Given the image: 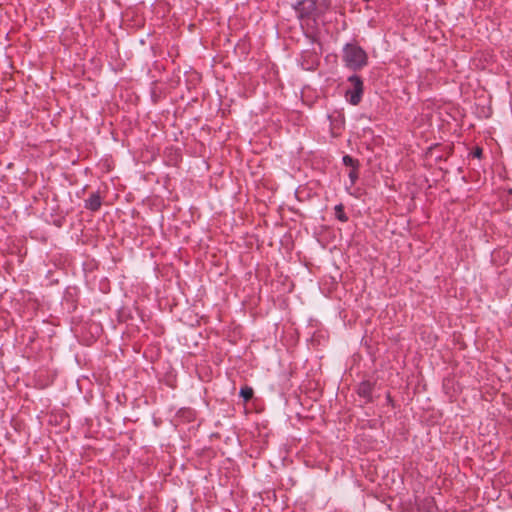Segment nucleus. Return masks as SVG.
Instances as JSON below:
<instances>
[{"label":"nucleus","instance_id":"f257e3e1","mask_svg":"<svg viewBox=\"0 0 512 512\" xmlns=\"http://www.w3.org/2000/svg\"><path fill=\"white\" fill-rule=\"evenodd\" d=\"M366 52L356 44H346L343 49V61L353 70H359L367 64Z\"/></svg>","mask_w":512,"mask_h":512},{"label":"nucleus","instance_id":"f03ea898","mask_svg":"<svg viewBox=\"0 0 512 512\" xmlns=\"http://www.w3.org/2000/svg\"><path fill=\"white\" fill-rule=\"evenodd\" d=\"M350 87L346 90V100L352 105H358L363 96L364 86L362 79L357 75H352L348 78Z\"/></svg>","mask_w":512,"mask_h":512},{"label":"nucleus","instance_id":"7ed1b4c3","mask_svg":"<svg viewBox=\"0 0 512 512\" xmlns=\"http://www.w3.org/2000/svg\"><path fill=\"white\" fill-rule=\"evenodd\" d=\"M299 5L301 6V11L308 10V11L324 12L329 8L330 1L329 0H304Z\"/></svg>","mask_w":512,"mask_h":512},{"label":"nucleus","instance_id":"20e7f679","mask_svg":"<svg viewBox=\"0 0 512 512\" xmlns=\"http://www.w3.org/2000/svg\"><path fill=\"white\" fill-rule=\"evenodd\" d=\"M102 197L99 192L92 193L85 201L84 207L92 212H96L101 208Z\"/></svg>","mask_w":512,"mask_h":512},{"label":"nucleus","instance_id":"39448f33","mask_svg":"<svg viewBox=\"0 0 512 512\" xmlns=\"http://www.w3.org/2000/svg\"><path fill=\"white\" fill-rule=\"evenodd\" d=\"M372 391H373V385L369 381L361 382L359 384V387L357 390L358 395L360 397L366 398L368 400L371 399Z\"/></svg>","mask_w":512,"mask_h":512},{"label":"nucleus","instance_id":"423d86ee","mask_svg":"<svg viewBox=\"0 0 512 512\" xmlns=\"http://www.w3.org/2000/svg\"><path fill=\"white\" fill-rule=\"evenodd\" d=\"M254 395V391L252 389V387L250 386H243L241 389H240V396L244 399L245 402H248L252 399Z\"/></svg>","mask_w":512,"mask_h":512},{"label":"nucleus","instance_id":"0eeeda50","mask_svg":"<svg viewBox=\"0 0 512 512\" xmlns=\"http://www.w3.org/2000/svg\"><path fill=\"white\" fill-rule=\"evenodd\" d=\"M342 161H343V164L345 166L350 167V168H354V167H359L360 166L359 161L357 159H354L350 155L343 156Z\"/></svg>","mask_w":512,"mask_h":512},{"label":"nucleus","instance_id":"6e6552de","mask_svg":"<svg viewBox=\"0 0 512 512\" xmlns=\"http://www.w3.org/2000/svg\"><path fill=\"white\" fill-rule=\"evenodd\" d=\"M335 214L338 220L341 222H346L348 220L347 215L344 212L343 206L341 204L335 206Z\"/></svg>","mask_w":512,"mask_h":512},{"label":"nucleus","instance_id":"1a4fd4ad","mask_svg":"<svg viewBox=\"0 0 512 512\" xmlns=\"http://www.w3.org/2000/svg\"><path fill=\"white\" fill-rule=\"evenodd\" d=\"M348 177L350 179V185L353 186L359 178V167L351 168Z\"/></svg>","mask_w":512,"mask_h":512},{"label":"nucleus","instance_id":"9d476101","mask_svg":"<svg viewBox=\"0 0 512 512\" xmlns=\"http://www.w3.org/2000/svg\"><path fill=\"white\" fill-rule=\"evenodd\" d=\"M481 154H482V150L477 148L476 151H475V156L476 157H480Z\"/></svg>","mask_w":512,"mask_h":512}]
</instances>
